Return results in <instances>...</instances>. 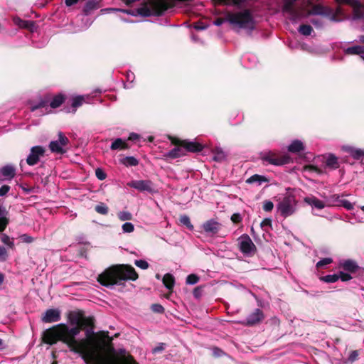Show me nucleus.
<instances>
[{
    "label": "nucleus",
    "instance_id": "f257e3e1",
    "mask_svg": "<svg viewBox=\"0 0 364 364\" xmlns=\"http://www.w3.org/2000/svg\"><path fill=\"white\" fill-rule=\"evenodd\" d=\"M68 322L73 326L69 328L65 323H60L46 330L43 335L44 341L49 344L60 341L67 344L70 350L81 355L86 364H139L132 355H122L120 358H103L105 341L98 338L92 328L86 330V337L77 340L76 336L92 321L86 318L80 311H70Z\"/></svg>",
    "mask_w": 364,
    "mask_h": 364
},
{
    "label": "nucleus",
    "instance_id": "f03ea898",
    "mask_svg": "<svg viewBox=\"0 0 364 364\" xmlns=\"http://www.w3.org/2000/svg\"><path fill=\"white\" fill-rule=\"evenodd\" d=\"M138 274L134 268L127 264L113 265L99 274L97 281L103 286L112 287L127 280L135 281Z\"/></svg>",
    "mask_w": 364,
    "mask_h": 364
},
{
    "label": "nucleus",
    "instance_id": "7ed1b4c3",
    "mask_svg": "<svg viewBox=\"0 0 364 364\" xmlns=\"http://www.w3.org/2000/svg\"><path fill=\"white\" fill-rule=\"evenodd\" d=\"M166 4L162 0H145L132 15H139L144 17L161 15L167 9Z\"/></svg>",
    "mask_w": 364,
    "mask_h": 364
},
{
    "label": "nucleus",
    "instance_id": "20e7f679",
    "mask_svg": "<svg viewBox=\"0 0 364 364\" xmlns=\"http://www.w3.org/2000/svg\"><path fill=\"white\" fill-rule=\"evenodd\" d=\"M226 20L237 29H254V18L248 10H244L235 13H229L226 16Z\"/></svg>",
    "mask_w": 364,
    "mask_h": 364
},
{
    "label": "nucleus",
    "instance_id": "39448f33",
    "mask_svg": "<svg viewBox=\"0 0 364 364\" xmlns=\"http://www.w3.org/2000/svg\"><path fill=\"white\" fill-rule=\"evenodd\" d=\"M297 202L293 195L283 197L276 205L277 212L283 218L292 215L296 210Z\"/></svg>",
    "mask_w": 364,
    "mask_h": 364
},
{
    "label": "nucleus",
    "instance_id": "423d86ee",
    "mask_svg": "<svg viewBox=\"0 0 364 364\" xmlns=\"http://www.w3.org/2000/svg\"><path fill=\"white\" fill-rule=\"evenodd\" d=\"M64 101V97L61 95L55 96L50 104L46 100H42L37 105H33L31 108L32 112H38L40 115L48 114L50 112L51 108H57L60 107Z\"/></svg>",
    "mask_w": 364,
    "mask_h": 364
},
{
    "label": "nucleus",
    "instance_id": "0eeeda50",
    "mask_svg": "<svg viewBox=\"0 0 364 364\" xmlns=\"http://www.w3.org/2000/svg\"><path fill=\"white\" fill-rule=\"evenodd\" d=\"M296 0H289L283 6V11L289 16V20L293 23H296L304 17L303 10L294 6L293 3Z\"/></svg>",
    "mask_w": 364,
    "mask_h": 364
},
{
    "label": "nucleus",
    "instance_id": "6e6552de",
    "mask_svg": "<svg viewBox=\"0 0 364 364\" xmlns=\"http://www.w3.org/2000/svg\"><path fill=\"white\" fill-rule=\"evenodd\" d=\"M260 158L264 164L275 166L287 164L289 162L290 158L288 156L279 157L275 153L268 151L261 153Z\"/></svg>",
    "mask_w": 364,
    "mask_h": 364
},
{
    "label": "nucleus",
    "instance_id": "1a4fd4ad",
    "mask_svg": "<svg viewBox=\"0 0 364 364\" xmlns=\"http://www.w3.org/2000/svg\"><path fill=\"white\" fill-rule=\"evenodd\" d=\"M69 142V139L63 132H58V139L51 141L49 144V149L53 153L63 154L66 153V146Z\"/></svg>",
    "mask_w": 364,
    "mask_h": 364
},
{
    "label": "nucleus",
    "instance_id": "9d476101",
    "mask_svg": "<svg viewBox=\"0 0 364 364\" xmlns=\"http://www.w3.org/2000/svg\"><path fill=\"white\" fill-rule=\"evenodd\" d=\"M238 243L240 252L245 255H252L257 250L255 245L247 234H243L238 238Z\"/></svg>",
    "mask_w": 364,
    "mask_h": 364
},
{
    "label": "nucleus",
    "instance_id": "9b49d317",
    "mask_svg": "<svg viewBox=\"0 0 364 364\" xmlns=\"http://www.w3.org/2000/svg\"><path fill=\"white\" fill-rule=\"evenodd\" d=\"M127 186L141 192H155L154 183L149 180H134L127 183Z\"/></svg>",
    "mask_w": 364,
    "mask_h": 364
},
{
    "label": "nucleus",
    "instance_id": "f8f14e48",
    "mask_svg": "<svg viewBox=\"0 0 364 364\" xmlns=\"http://www.w3.org/2000/svg\"><path fill=\"white\" fill-rule=\"evenodd\" d=\"M343 3L349 4L353 8V20L364 19V6L358 0H340Z\"/></svg>",
    "mask_w": 364,
    "mask_h": 364
},
{
    "label": "nucleus",
    "instance_id": "ddd939ff",
    "mask_svg": "<svg viewBox=\"0 0 364 364\" xmlns=\"http://www.w3.org/2000/svg\"><path fill=\"white\" fill-rule=\"evenodd\" d=\"M44 152V149L41 146L32 147L26 159V163L30 166L36 165L39 161L40 157L43 156Z\"/></svg>",
    "mask_w": 364,
    "mask_h": 364
},
{
    "label": "nucleus",
    "instance_id": "4468645a",
    "mask_svg": "<svg viewBox=\"0 0 364 364\" xmlns=\"http://www.w3.org/2000/svg\"><path fill=\"white\" fill-rule=\"evenodd\" d=\"M351 279V275L343 271H340L336 274L323 276L320 278L321 281L326 283H334L337 282L338 279H341L343 282H347L350 280Z\"/></svg>",
    "mask_w": 364,
    "mask_h": 364
},
{
    "label": "nucleus",
    "instance_id": "2eb2a0df",
    "mask_svg": "<svg viewBox=\"0 0 364 364\" xmlns=\"http://www.w3.org/2000/svg\"><path fill=\"white\" fill-rule=\"evenodd\" d=\"M60 311L58 309H50L44 313L42 321L44 323H53L60 320Z\"/></svg>",
    "mask_w": 364,
    "mask_h": 364
},
{
    "label": "nucleus",
    "instance_id": "dca6fc26",
    "mask_svg": "<svg viewBox=\"0 0 364 364\" xmlns=\"http://www.w3.org/2000/svg\"><path fill=\"white\" fill-rule=\"evenodd\" d=\"M203 230L208 234H216L221 228V225L213 219L207 220L203 224Z\"/></svg>",
    "mask_w": 364,
    "mask_h": 364
},
{
    "label": "nucleus",
    "instance_id": "f3484780",
    "mask_svg": "<svg viewBox=\"0 0 364 364\" xmlns=\"http://www.w3.org/2000/svg\"><path fill=\"white\" fill-rule=\"evenodd\" d=\"M338 267L346 271L350 275V273L355 272L359 267L357 263L353 259H343L340 260Z\"/></svg>",
    "mask_w": 364,
    "mask_h": 364
},
{
    "label": "nucleus",
    "instance_id": "a211bd4d",
    "mask_svg": "<svg viewBox=\"0 0 364 364\" xmlns=\"http://www.w3.org/2000/svg\"><path fill=\"white\" fill-rule=\"evenodd\" d=\"M264 318L262 311L259 309H256L254 312L250 314L246 319L245 324L253 326L260 322Z\"/></svg>",
    "mask_w": 364,
    "mask_h": 364
},
{
    "label": "nucleus",
    "instance_id": "6ab92c4d",
    "mask_svg": "<svg viewBox=\"0 0 364 364\" xmlns=\"http://www.w3.org/2000/svg\"><path fill=\"white\" fill-rule=\"evenodd\" d=\"M309 14L321 16H330L333 14V11L328 7L321 5H315L311 9Z\"/></svg>",
    "mask_w": 364,
    "mask_h": 364
},
{
    "label": "nucleus",
    "instance_id": "aec40b11",
    "mask_svg": "<svg viewBox=\"0 0 364 364\" xmlns=\"http://www.w3.org/2000/svg\"><path fill=\"white\" fill-rule=\"evenodd\" d=\"M9 222V212L2 204H0V232L5 230Z\"/></svg>",
    "mask_w": 364,
    "mask_h": 364
},
{
    "label": "nucleus",
    "instance_id": "412c9836",
    "mask_svg": "<svg viewBox=\"0 0 364 364\" xmlns=\"http://www.w3.org/2000/svg\"><path fill=\"white\" fill-rule=\"evenodd\" d=\"M304 201L308 205H311L313 208H316L318 210H321L327 206L326 201L324 202L313 196L306 197L304 198Z\"/></svg>",
    "mask_w": 364,
    "mask_h": 364
},
{
    "label": "nucleus",
    "instance_id": "4be33fe9",
    "mask_svg": "<svg viewBox=\"0 0 364 364\" xmlns=\"http://www.w3.org/2000/svg\"><path fill=\"white\" fill-rule=\"evenodd\" d=\"M186 154V149L183 146H176L164 154V156L170 159H176Z\"/></svg>",
    "mask_w": 364,
    "mask_h": 364
},
{
    "label": "nucleus",
    "instance_id": "5701e85b",
    "mask_svg": "<svg viewBox=\"0 0 364 364\" xmlns=\"http://www.w3.org/2000/svg\"><path fill=\"white\" fill-rule=\"evenodd\" d=\"M347 55H358L364 60V46H354L348 47L344 50Z\"/></svg>",
    "mask_w": 364,
    "mask_h": 364
},
{
    "label": "nucleus",
    "instance_id": "b1692460",
    "mask_svg": "<svg viewBox=\"0 0 364 364\" xmlns=\"http://www.w3.org/2000/svg\"><path fill=\"white\" fill-rule=\"evenodd\" d=\"M269 182L267 178L259 174H254L246 180V183L249 184H256L260 186L263 183Z\"/></svg>",
    "mask_w": 364,
    "mask_h": 364
},
{
    "label": "nucleus",
    "instance_id": "393cba45",
    "mask_svg": "<svg viewBox=\"0 0 364 364\" xmlns=\"http://www.w3.org/2000/svg\"><path fill=\"white\" fill-rule=\"evenodd\" d=\"M304 149V144L298 139L292 141L288 146V151L291 153H298Z\"/></svg>",
    "mask_w": 364,
    "mask_h": 364
},
{
    "label": "nucleus",
    "instance_id": "a878e982",
    "mask_svg": "<svg viewBox=\"0 0 364 364\" xmlns=\"http://www.w3.org/2000/svg\"><path fill=\"white\" fill-rule=\"evenodd\" d=\"M326 200L328 207L340 206L342 198H341V196L338 194H333L327 197Z\"/></svg>",
    "mask_w": 364,
    "mask_h": 364
},
{
    "label": "nucleus",
    "instance_id": "bb28decb",
    "mask_svg": "<svg viewBox=\"0 0 364 364\" xmlns=\"http://www.w3.org/2000/svg\"><path fill=\"white\" fill-rule=\"evenodd\" d=\"M0 173L6 178L11 179L15 175V168L12 166L7 165L0 169Z\"/></svg>",
    "mask_w": 364,
    "mask_h": 364
},
{
    "label": "nucleus",
    "instance_id": "cd10ccee",
    "mask_svg": "<svg viewBox=\"0 0 364 364\" xmlns=\"http://www.w3.org/2000/svg\"><path fill=\"white\" fill-rule=\"evenodd\" d=\"M163 283L164 286L169 290H171L175 284L174 277L169 273L166 274L163 277Z\"/></svg>",
    "mask_w": 364,
    "mask_h": 364
},
{
    "label": "nucleus",
    "instance_id": "c85d7f7f",
    "mask_svg": "<svg viewBox=\"0 0 364 364\" xmlns=\"http://www.w3.org/2000/svg\"><path fill=\"white\" fill-rule=\"evenodd\" d=\"M183 147L186 149V152L187 151H191V152L200 151L202 150V148H203V146L200 144H198V143L194 142V141L186 142Z\"/></svg>",
    "mask_w": 364,
    "mask_h": 364
},
{
    "label": "nucleus",
    "instance_id": "c756f323",
    "mask_svg": "<svg viewBox=\"0 0 364 364\" xmlns=\"http://www.w3.org/2000/svg\"><path fill=\"white\" fill-rule=\"evenodd\" d=\"M127 144L125 141H124L121 138L116 139L111 144L110 149L112 150H117V149H127Z\"/></svg>",
    "mask_w": 364,
    "mask_h": 364
},
{
    "label": "nucleus",
    "instance_id": "7c9ffc66",
    "mask_svg": "<svg viewBox=\"0 0 364 364\" xmlns=\"http://www.w3.org/2000/svg\"><path fill=\"white\" fill-rule=\"evenodd\" d=\"M326 164L328 167L331 168L336 169L338 168V158L332 154L328 155Z\"/></svg>",
    "mask_w": 364,
    "mask_h": 364
},
{
    "label": "nucleus",
    "instance_id": "2f4dec72",
    "mask_svg": "<svg viewBox=\"0 0 364 364\" xmlns=\"http://www.w3.org/2000/svg\"><path fill=\"white\" fill-rule=\"evenodd\" d=\"M0 240L8 247L11 249L14 248V239L13 237H10L8 235L4 233L0 234Z\"/></svg>",
    "mask_w": 364,
    "mask_h": 364
},
{
    "label": "nucleus",
    "instance_id": "473e14b6",
    "mask_svg": "<svg viewBox=\"0 0 364 364\" xmlns=\"http://www.w3.org/2000/svg\"><path fill=\"white\" fill-rule=\"evenodd\" d=\"M346 151L350 153V154L355 159H360L362 156H364V151L359 149H355L353 147H348Z\"/></svg>",
    "mask_w": 364,
    "mask_h": 364
},
{
    "label": "nucleus",
    "instance_id": "72a5a7b5",
    "mask_svg": "<svg viewBox=\"0 0 364 364\" xmlns=\"http://www.w3.org/2000/svg\"><path fill=\"white\" fill-rule=\"evenodd\" d=\"M122 163L127 166H135L138 165V160L134 156H126L122 159Z\"/></svg>",
    "mask_w": 364,
    "mask_h": 364
},
{
    "label": "nucleus",
    "instance_id": "f704fd0d",
    "mask_svg": "<svg viewBox=\"0 0 364 364\" xmlns=\"http://www.w3.org/2000/svg\"><path fill=\"white\" fill-rule=\"evenodd\" d=\"M86 98H87V97L80 95L73 97L72 100V107L75 109L77 108L85 102Z\"/></svg>",
    "mask_w": 364,
    "mask_h": 364
},
{
    "label": "nucleus",
    "instance_id": "c9c22d12",
    "mask_svg": "<svg viewBox=\"0 0 364 364\" xmlns=\"http://www.w3.org/2000/svg\"><path fill=\"white\" fill-rule=\"evenodd\" d=\"M313 31V28L310 25L303 24L299 28V32L306 36H310Z\"/></svg>",
    "mask_w": 364,
    "mask_h": 364
},
{
    "label": "nucleus",
    "instance_id": "e433bc0d",
    "mask_svg": "<svg viewBox=\"0 0 364 364\" xmlns=\"http://www.w3.org/2000/svg\"><path fill=\"white\" fill-rule=\"evenodd\" d=\"M127 83H124V88L129 89L132 87V82L135 79L134 73L132 71H129L127 73Z\"/></svg>",
    "mask_w": 364,
    "mask_h": 364
},
{
    "label": "nucleus",
    "instance_id": "4c0bfd02",
    "mask_svg": "<svg viewBox=\"0 0 364 364\" xmlns=\"http://www.w3.org/2000/svg\"><path fill=\"white\" fill-rule=\"evenodd\" d=\"M180 222L181 224L185 225L188 230H193V225L191 224L188 216H187V215L181 216Z\"/></svg>",
    "mask_w": 364,
    "mask_h": 364
},
{
    "label": "nucleus",
    "instance_id": "58836bf2",
    "mask_svg": "<svg viewBox=\"0 0 364 364\" xmlns=\"http://www.w3.org/2000/svg\"><path fill=\"white\" fill-rule=\"evenodd\" d=\"M95 210L97 213L102 215H107L108 213V207L103 203H100L95 206Z\"/></svg>",
    "mask_w": 364,
    "mask_h": 364
},
{
    "label": "nucleus",
    "instance_id": "ea45409f",
    "mask_svg": "<svg viewBox=\"0 0 364 364\" xmlns=\"http://www.w3.org/2000/svg\"><path fill=\"white\" fill-rule=\"evenodd\" d=\"M118 218L121 221H128L132 220V215L128 211H122L118 213Z\"/></svg>",
    "mask_w": 364,
    "mask_h": 364
},
{
    "label": "nucleus",
    "instance_id": "a19ab883",
    "mask_svg": "<svg viewBox=\"0 0 364 364\" xmlns=\"http://www.w3.org/2000/svg\"><path fill=\"white\" fill-rule=\"evenodd\" d=\"M122 229L124 233H131L134 230V226L132 223L126 222L122 225Z\"/></svg>",
    "mask_w": 364,
    "mask_h": 364
},
{
    "label": "nucleus",
    "instance_id": "79ce46f5",
    "mask_svg": "<svg viewBox=\"0 0 364 364\" xmlns=\"http://www.w3.org/2000/svg\"><path fill=\"white\" fill-rule=\"evenodd\" d=\"M199 281V277L195 274H191L186 277V284L190 285H193L198 283Z\"/></svg>",
    "mask_w": 364,
    "mask_h": 364
},
{
    "label": "nucleus",
    "instance_id": "37998d69",
    "mask_svg": "<svg viewBox=\"0 0 364 364\" xmlns=\"http://www.w3.org/2000/svg\"><path fill=\"white\" fill-rule=\"evenodd\" d=\"M134 264L141 269H146L149 268V263L144 259H136L134 261Z\"/></svg>",
    "mask_w": 364,
    "mask_h": 364
},
{
    "label": "nucleus",
    "instance_id": "c03bdc74",
    "mask_svg": "<svg viewBox=\"0 0 364 364\" xmlns=\"http://www.w3.org/2000/svg\"><path fill=\"white\" fill-rule=\"evenodd\" d=\"M332 262H333V260L330 257L323 258V259L319 260L316 263V267H318V268L323 267L326 265L331 264Z\"/></svg>",
    "mask_w": 364,
    "mask_h": 364
},
{
    "label": "nucleus",
    "instance_id": "a18cd8bd",
    "mask_svg": "<svg viewBox=\"0 0 364 364\" xmlns=\"http://www.w3.org/2000/svg\"><path fill=\"white\" fill-rule=\"evenodd\" d=\"M340 206L343 207L348 210H351L354 208V204L346 199H342Z\"/></svg>",
    "mask_w": 364,
    "mask_h": 364
},
{
    "label": "nucleus",
    "instance_id": "49530a36",
    "mask_svg": "<svg viewBox=\"0 0 364 364\" xmlns=\"http://www.w3.org/2000/svg\"><path fill=\"white\" fill-rule=\"evenodd\" d=\"M8 258V253L6 248L0 245V262H4Z\"/></svg>",
    "mask_w": 364,
    "mask_h": 364
},
{
    "label": "nucleus",
    "instance_id": "de8ad7c7",
    "mask_svg": "<svg viewBox=\"0 0 364 364\" xmlns=\"http://www.w3.org/2000/svg\"><path fill=\"white\" fill-rule=\"evenodd\" d=\"M95 176L100 181L105 180L107 177L105 171L99 168L95 170Z\"/></svg>",
    "mask_w": 364,
    "mask_h": 364
},
{
    "label": "nucleus",
    "instance_id": "09e8293b",
    "mask_svg": "<svg viewBox=\"0 0 364 364\" xmlns=\"http://www.w3.org/2000/svg\"><path fill=\"white\" fill-rule=\"evenodd\" d=\"M274 208V204L270 200H265L263 203V210L266 212H270Z\"/></svg>",
    "mask_w": 364,
    "mask_h": 364
},
{
    "label": "nucleus",
    "instance_id": "8fccbe9b",
    "mask_svg": "<svg viewBox=\"0 0 364 364\" xmlns=\"http://www.w3.org/2000/svg\"><path fill=\"white\" fill-rule=\"evenodd\" d=\"M225 158V154L223 151H218L213 156V159L217 161H221Z\"/></svg>",
    "mask_w": 364,
    "mask_h": 364
},
{
    "label": "nucleus",
    "instance_id": "3c124183",
    "mask_svg": "<svg viewBox=\"0 0 364 364\" xmlns=\"http://www.w3.org/2000/svg\"><path fill=\"white\" fill-rule=\"evenodd\" d=\"M151 309L153 311H154L156 313H159V314H161L164 311V308L161 304H153L151 306Z\"/></svg>",
    "mask_w": 364,
    "mask_h": 364
},
{
    "label": "nucleus",
    "instance_id": "603ef678",
    "mask_svg": "<svg viewBox=\"0 0 364 364\" xmlns=\"http://www.w3.org/2000/svg\"><path fill=\"white\" fill-rule=\"evenodd\" d=\"M304 170L309 172H316L318 173H321V171L316 166L313 165H307L304 167Z\"/></svg>",
    "mask_w": 364,
    "mask_h": 364
},
{
    "label": "nucleus",
    "instance_id": "864d4df0",
    "mask_svg": "<svg viewBox=\"0 0 364 364\" xmlns=\"http://www.w3.org/2000/svg\"><path fill=\"white\" fill-rule=\"evenodd\" d=\"M231 220L234 223H238L240 222H241L242 220V216L240 213H234L231 216Z\"/></svg>",
    "mask_w": 364,
    "mask_h": 364
},
{
    "label": "nucleus",
    "instance_id": "5fc2aeb1",
    "mask_svg": "<svg viewBox=\"0 0 364 364\" xmlns=\"http://www.w3.org/2000/svg\"><path fill=\"white\" fill-rule=\"evenodd\" d=\"M358 357V353L357 350H353L350 352L349 356H348V360L350 362H354L357 360Z\"/></svg>",
    "mask_w": 364,
    "mask_h": 364
},
{
    "label": "nucleus",
    "instance_id": "6e6d98bb",
    "mask_svg": "<svg viewBox=\"0 0 364 364\" xmlns=\"http://www.w3.org/2000/svg\"><path fill=\"white\" fill-rule=\"evenodd\" d=\"M18 25L21 27L28 28L30 26H33V21H21V20H19Z\"/></svg>",
    "mask_w": 364,
    "mask_h": 364
},
{
    "label": "nucleus",
    "instance_id": "4d7b16f0",
    "mask_svg": "<svg viewBox=\"0 0 364 364\" xmlns=\"http://www.w3.org/2000/svg\"><path fill=\"white\" fill-rule=\"evenodd\" d=\"M21 239L23 242L26 243H31L33 241V238L27 234H23L21 235Z\"/></svg>",
    "mask_w": 364,
    "mask_h": 364
},
{
    "label": "nucleus",
    "instance_id": "13d9d810",
    "mask_svg": "<svg viewBox=\"0 0 364 364\" xmlns=\"http://www.w3.org/2000/svg\"><path fill=\"white\" fill-rule=\"evenodd\" d=\"M10 190V187L7 185H4L0 188V196H5Z\"/></svg>",
    "mask_w": 364,
    "mask_h": 364
},
{
    "label": "nucleus",
    "instance_id": "bf43d9fd",
    "mask_svg": "<svg viewBox=\"0 0 364 364\" xmlns=\"http://www.w3.org/2000/svg\"><path fill=\"white\" fill-rule=\"evenodd\" d=\"M164 346L165 344L163 343H159V346H157L153 349V353H156L164 350L165 348Z\"/></svg>",
    "mask_w": 364,
    "mask_h": 364
},
{
    "label": "nucleus",
    "instance_id": "052dcab7",
    "mask_svg": "<svg viewBox=\"0 0 364 364\" xmlns=\"http://www.w3.org/2000/svg\"><path fill=\"white\" fill-rule=\"evenodd\" d=\"M311 21L317 28L321 27L323 25V22L318 18H313V19H311Z\"/></svg>",
    "mask_w": 364,
    "mask_h": 364
},
{
    "label": "nucleus",
    "instance_id": "680f3d73",
    "mask_svg": "<svg viewBox=\"0 0 364 364\" xmlns=\"http://www.w3.org/2000/svg\"><path fill=\"white\" fill-rule=\"evenodd\" d=\"M213 354L217 356V357H220L223 354H224L223 351L218 348H214L213 349Z\"/></svg>",
    "mask_w": 364,
    "mask_h": 364
},
{
    "label": "nucleus",
    "instance_id": "e2e57ef3",
    "mask_svg": "<svg viewBox=\"0 0 364 364\" xmlns=\"http://www.w3.org/2000/svg\"><path fill=\"white\" fill-rule=\"evenodd\" d=\"M269 225H271V220L270 219H264L262 223H261V227L262 228H264V226H269Z\"/></svg>",
    "mask_w": 364,
    "mask_h": 364
},
{
    "label": "nucleus",
    "instance_id": "0e129e2a",
    "mask_svg": "<svg viewBox=\"0 0 364 364\" xmlns=\"http://www.w3.org/2000/svg\"><path fill=\"white\" fill-rule=\"evenodd\" d=\"M137 139H139V135L135 133L130 134L129 136V139L132 141L136 140Z\"/></svg>",
    "mask_w": 364,
    "mask_h": 364
},
{
    "label": "nucleus",
    "instance_id": "69168bd1",
    "mask_svg": "<svg viewBox=\"0 0 364 364\" xmlns=\"http://www.w3.org/2000/svg\"><path fill=\"white\" fill-rule=\"evenodd\" d=\"M224 22V20L222 18H218L214 21V24L215 26H221Z\"/></svg>",
    "mask_w": 364,
    "mask_h": 364
},
{
    "label": "nucleus",
    "instance_id": "338daca9",
    "mask_svg": "<svg viewBox=\"0 0 364 364\" xmlns=\"http://www.w3.org/2000/svg\"><path fill=\"white\" fill-rule=\"evenodd\" d=\"M91 5H92V3L90 1L87 2L86 4L85 8V11H87L88 9H91Z\"/></svg>",
    "mask_w": 364,
    "mask_h": 364
},
{
    "label": "nucleus",
    "instance_id": "774afa93",
    "mask_svg": "<svg viewBox=\"0 0 364 364\" xmlns=\"http://www.w3.org/2000/svg\"><path fill=\"white\" fill-rule=\"evenodd\" d=\"M4 281V275L0 272V285L2 284Z\"/></svg>",
    "mask_w": 364,
    "mask_h": 364
}]
</instances>
